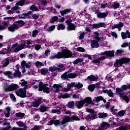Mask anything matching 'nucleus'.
Listing matches in <instances>:
<instances>
[{"mask_svg": "<svg viewBox=\"0 0 130 130\" xmlns=\"http://www.w3.org/2000/svg\"><path fill=\"white\" fill-rule=\"evenodd\" d=\"M35 65L36 67H37V68H40L41 67H43V63L39 61H37L35 63Z\"/></svg>", "mask_w": 130, "mask_h": 130, "instance_id": "nucleus-49", "label": "nucleus"}, {"mask_svg": "<svg viewBox=\"0 0 130 130\" xmlns=\"http://www.w3.org/2000/svg\"><path fill=\"white\" fill-rule=\"evenodd\" d=\"M72 71L69 70L66 72L61 76V78L63 80H68V79H75L78 77V74L76 73H71Z\"/></svg>", "mask_w": 130, "mask_h": 130, "instance_id": "nucleus-6", "label": "nucleus"}, {"mask_svg": "<svg viewBox=\"0 0 130 130\" xmlns=\"http://www.w3.org/2000/svg\"><path fill=\"white\" fill-rule=\"evenodd\" d=\"M105 23L104 22H100L99 23L93 24L92 25V28L94 29H98V28H101V27H105Z\"/></svg>", "mask_w": 130, "mask_h": 130, "instance_id": "nucleus-22", "label": "nucleus"}, {"mask_svg": "<svg viewBox=\"0 0 130 130\" xmlns=\"http://www.w3.org/2000/svg\"><path fill=\"white\" fill-rule=\"evenodd\" d=\"M85 33L84 32H81L80 34V36H79V39H83L84 38V36H85Z\"/></svg>", "mask_w": 130, "mask_h": 130, "instance_id": "nucleus-62", "label": "nucleus"}, {"mask_svg": "<svg viewBox=\"0 0 130 130\" xmlns=\"http://www.w3.org/2000/svg\"><path fill=\"white\" fill-rule=\"evenodd\" d=\"M95 100L96 102H100V101H103L104 103H106V100H105L102 96H97L94 98V99L93 100Z\"/></svg>", "mask_w": 130, "mask_h": 130, "instance_id": "nucleus-31", "label": "nucleus"}, {"mask_svg": "<svg viewBox=\"0 0 130 130\" xmlns=\"http://www.w3.org/2000/svg\"><path fill=\"white\" fill-rule=\"evenodd\" d=\"M69 30H76V26L74 25L73 23H71L68 25Z\"/></svg>", "mask_w": 130, "mask_h": 130, "instance_id": "nucleus-44", "label": "nucleus"}, {"mask_svg": "<svg viewBox=\"0 0 130 130\" xmlns=\"http://www.w3.org/2000/svg\"><path fill=\"white\" fill-rule=\"evenodd\" d=\"M26 44L27 45H30L31 44V41H25L22 42V44L19 45L18 44H14L12 45L11 49L10 47H7V51L6 52L7 53L10 52L11 51H14V52H18V51H20V50H22V49H24L25 48V46Z\"/></svg>", "mask_w": 130, "mask_h": 130, "instance_id": "nucleus-2", "label": "nucleus"}, {"mask_svg": "<svg viewBox=\"0 0 130 130\" xmlns=\"http://www.w3.org/2000/svg\"><path fill=\"white\" fill-rule=\"evenodd\" d=\"M122 27H123V23L120 22L118 24H114L112 27V29H116V28H117L118 31H120V30H121V28H122Z\"/></svg>", "mask_w": 130, "mask_h": 130, "instance_id": "nucleus-19", "label": "nucleus"}, {"mask_svg": "<svg viewBox=\"0 0 130 130\" xmlns=\"http://www.w3.org/2000/svg\"><path fill=\"white\" fill-rule=\"evenodd\" d=\"M109 126H110V125L108 123L103 122L101 123V127H100L99 130H105L107 129V128H108Z\"/></svg>", "mask_w": 130, "mask_h": 130, "instance_id": "nucleus-18", "label": "nucleus"}, {"mask_svg": "<svg viewBox=\"0 0 130 130\" xmlns=\"http://www.w3.org/2000/svg\"><path fill=\"white\" fill-rule=\"evenodd\" d=\"M95 55L98 57H99L100 55H101V56H102V55H106V56H108L109 57H112L114 56V51H106L103 53H101Z\"/></svg>", "mask_w": 130, "mask_h": 130, "instance_id": "nucleus-13", "label": "nucleus"}, {"mask_svg": "<svg viewBox=\"0 0 130 130\" xmlns=\"http://www.w3.org/2000/svg\"><path fill=\"white\" fill-rule=\"evenodd\" d=\"M67 106L69 108H74V107H75V102L72 101L68 103V104H67Z\"/></svg>", "mask_w": 130, "mask_h": 130, "instance_id": "nucleus-39", "label": "nucleus"}, {"mask_svg": "<svg viewBox=\"0 0 130 130\" xmlns=\"http://www.w3.org/2000/svg\"><path fill=\"white\" fill-rule=\"evenodd\" d=\"M125 112H126L125 110L120 111L118 112V114L119 116H121V117L123 116L124 115V114H125Z\"/></svg>", "mask_w": 130, "mask_h": 130, "instance_id": "nucleus-54", "label": "nucleus"}, {"mask_svg": "<svg viewBox=\"0 0 130 130\" xmlns=\"http://www.w3.org/2000/svg\"><path fill=\"white\" fill-rule=\"evenodd\" d=\"M49 71H50V72H55V71H57V67H50L49 68Z\"/></svg>", "mask_w": 130, "mask_h": 130, "instance_id": "nucleus-50", "label": "nucleus"}, {"mask_svg": "<svg viewBox=\"0 0 130 130\" xmlns=\"http://www.w3.org/2000/svg\"><path fill=\"white\" fill-rule=\"evenodd\" d=\"M95 89V85H90L88 86V90L90 91V92H93Z\"/></svg>", "mask_w": 130, "mask_h": 130, "instance_id": "nucleus-53", "label": "nucleus"}, {"mask_svg": "<svg viewBox=\"0 0 130 130\" xmlns=\"http://www.w3.org/2000/svg\"><path fill=\"white\" fill-rule=\"evenodd\" d=\"M96 15L98 18H99V19H103L104 18H106V17L108 16V12H106L105 13H101L99 12V13H98V14Z\"/></svg>", "mask_w": 130, "mask_h": 130, "instance_id": "nucleus-21", "label": "nucleus"}, {"mask_svg": "<svg viewBox=\"0 0 130 130\" xmlns=\"http://www.w3.org/2000/svg\"><path fill=\"white\" fill-rule=\"evenodd\" d=\"M30 10H31V11H35L36 12H37V11H38V8H37L35 6L33 5L31 6Z\"/></svg>", "mask_w": 130, "mask_h": 130, "instance_id": "nucleus-59", "label": "nucleus"}, {"mask_svg": "<svg viewBox=\"0 0 130 130\" xmlns=\"http://www.w3.org/2000/svg\"><path fill=\"white\" fill-rule=\"evenodd\" d=\"M6 111L5 112V115L7 117H9L10 116V111H11V108L10 107H8L6 108Z\"/></svg>", "mask_w": 130, "mask_h": 130, "instance_id": "nucleus-40", "label": "nucleus"}, {"mask_svg": "<svg viewBox=\"0 0 130 130\" xmlns=\"http://www.w3.org/2000/svg\"><path fill=\"white\" fill-rule=\"evenodd\" d=\"M39 33V31H38V30L35 29L32 31V37H34V38H35V37H36V36H37V35Z\"/></svg>", "mask_w": 130, "mask_h": 130, "instance_id": "nucleus-45", "label": "nucleus"}, {"mask_svg": "<svg viewBox=\"0 0 130 130\" xmlns=\"http://www.w3.org/2000/svg\"><path fill=\"white\" fill-rule=\"evenodd\" d=\"M53 87L55 89V93H59L60 89L62 88V86L59 84H55L53 85Z\"/></svg>", "mask_w": 130, "mask_h": 130, "instance_id": "nucleus-26", "label": "nucleus"}, {"mask_svg": "<svg viewBox=\"0 0 130 130\" xmlns=\"http://www.w3.org/2000/svg\"><path fill=\"white\" fill-rule=\"evenodd\" d=\"M75 88H77V89H81V88H83V84L80 82H75Z\"/></svg>", "mask_w": 130, "mask_h": 130, "instance_id": "nucleus-43", "label": "nucleus"}, {"mask_svg": "<svg viewBox=\"0 0 130 130\" xmlns=\"http://www.w3.org/2000/svg\"><path fill=\"white\" fill-rule=\"evenodd\" d=\"M39 18V15H37L35 14H32V19L34 20H37Z\"/></svg>", "mask_w": 130, "mask_h": 130, "instance_id": "nucleus-63", "label": "nucleus"}, {"mask_svg": "<svg viewBox=\"0 0 130 130\" xmlns=\"http://www.w3.org/2000/svg\"><path fill=\"white\" fill-rule=\"evenodd\" d=\"M60 110H56L55 109L51 110V113H57V114H60Z\"/></svg>", "mask_w": 130, "mask_h": 130, "instance_id": "nucleus-55", "label": "nucleus"}, {"mask_svg": "<svg viewBox=\"0 0 130 130\" xmlns=\"http://www.w3.org/2000/svg\"><path fill=\"white\" fill-rule=\"evenodd\" d=\"M3 24L4 26L0 25V30H5L6 28L8 27V22L4 21L3 22Z\"/></svg>", "mask_w": 130, "mask_h": 130, "instance_id": "nucleus-36", "label": "nucleus"}, {"mask_svg": "<svg viewBox=\"0 0 130 130\" xmlns=\"http://www.w3.org/2000/svg\"><path fill=\"white\" fill-rule=\"evenodd\" d=\"M39 84V91H43L45 93L48 94L49 93V88L46 87L45 84H43L42 82H39L37 81H34L31 82L32 85Z\"/></svg>", "mask_w": 130, "mask_h": 130, "instance_id": "nucleus-7", "label": "nucleus"}, {"mask_svg": "<svg viewBox=\"0 0 130 130\" xmlns=\"http://www.w3.org/2000/svg\"><path fill=\"white\" fill-rule=\"evenodd\" d=\"M69 97H70V94L68 93H66L64 94H61L58 97V98L59 99H60L61 98H62V99H66V98H69Z\"/></svg>", "mask_w": 130, "mask_h": 130, "instance_id": "nucleus-37", "label": "nucleus"}, {"mask_svg": "<svg viewBox=\"0 0 130 130\" xmlns=\"http://www.w3.org/2000/svg\"><path fill=\"white\" fill-rule=\"evenodd\" d=\"M10 98L13 100V101H16V97L15 96V95L13 93L10 94Z\"/></svg>", "mask_w": 130, "mask_h": 130, "instance_id": "nucleus-60", "label": "nucleus"}, {"mask_svg": "<svg viewBox=\"0 0 130 130\" xmlns=\"http://www.w3.org/2000/svg\"><path fill=\"white\" fill-rule=\"evenodd\" d=\"M39 73L43 76H45L47 74H48V70L45 68H43L39 71Z\"/></svg>", "mask_w": 130, "mask_h": 130, "instance_id": "nucleus-29", "label": "nucleus"}, {"mask_svg": "<svg viewBox=\"0 0 130 130\" xmlns=\"http://www.w3.org/2000/svg\"><path fill=\"white\" fill-rule=\"evenodd\" d=\"M93 35L95 40H92L91 41V46L92 48H98V47H99V44H98V42L100 41V37H99L100 35L97 31H94Z\"/></svg>", "mask_w": 130, "mask_h": 130, "instance_id": "nucleus-5", "label": "nucleus"}, {"mask_svg": "<svg viewBox=\"0 0 130 130\" xmlns=\"http://www.w3.org/2000/svg\"><path fill=\"white\" fill-rule=\"evenodd\" d=\"M86 112L90 113L87 117V119H88V120H91L95 119L96 118V114H95L94 110L86 108Z\"/></svg>", "mask_w": 130, "mask_h": 130, "instance_id": "nucleus-11", "label": "nucleus"}, {"mask_svg": "<svg viewBox=\"0 0 130 130\" xmlns=\"http://www.w3.org/2000/svg\"><path fill=\"white\" fill-rule=\"evenodd\" d=\"M21 77H22L21 72L19 70L15 71V72L13 74V78H21Z\"/></svg>", "mask_w": 130, "mask_h": 130, "instance_id": "nucleus-32", "label": "nucleus"}, {"mask_svg": "<svg viewBox=\"0 0 130 130\" xmlns=\"http://www.w3.org/2000/svg\"><path fill=\"white\" fill-rule=\"evenodd\" d=\"M48 109H49V108L45 106H42L40 108V111L41 112H45V111H47Z\"/></svg>", "mask_w": 130, "mask_h": 130, "instance_id": "nucleus-42", "label": "nucleus"}, {"mask_svg": "<svg viewBox=\"0 0 130 130\" xmlns=\"http://www.w3.org/2000/svg\"><path fill=\"white\" fill-rule=\"evenodd\" d=\"M5 76H7L9 79H14V75L13 73L10 71H7L3 72Z\"/></svg>", "mask_w": 130, "mask_h": 130, "instance_id": "nucleus-23", "label": "nucleus"}, {"mask_svg": "<svg viewBox=\"0 0 130 130\" xmlns=\"http://www.w3.org/2000/svg\"><path fill=\"white\" fill-rule=\"evenodd\" d=\"M85 103L91 104L94 105V103H92V99L91 98H86L83 100L77 101L75 102V106L78 109H81L85 105Z\"/></svg>", "mask_w": 130, "mask_h": 130, "instance_id": "nucleus-4", "label": "nucleus"}, {"mask_svg": "<svg viewBox=\"0 0 130 130\" xmlns=\"http://www.w3.org/2000/svg\"><path fill=\"white\" fill-rule=\"evenodd\" d=\"M25 24V22L23 21H19L17 23L12 24L11 26L8 27L9 31L11 32H15L16 30L19 29V28L22 27L23 25Z\"/></svg>", "mask_w": 130, "mask_h": 130, "instance_id": "nucleus-9", "label": "nucleus"}, {"mask_svg": "<svg viewBox=\"0 0 130 130\" xmlns=\"http://www.w3.org/2000/svg\"><path fill=\"white\" fill-rule=\"evenodd\" d=\"M43 102L42 98H39L37 101L32 102V106L34 107H38Z\"/></svg>", "mask_w": 130, "mask_h": 130, "instance_id": "nucleus-20", "label": "nucleus"}, {"mask_svg": "<svg viewBox=\"0 0 130 130\" xmlns=\"http://www.w3.org/2000/svg\"><path fill=\"white\" fill-rule=\"evenodd\" d=\"M79 120V118L76 116H73L71 118L69 116L64 117L63 120L60 122L59 120H52L50 122L48 123L49 125H52V124H54L56 126H58L59 125H62L63 124H66L67 122H70V121H72V120Z\"/></svg>", "mask_w": 130, "mask_h": 130, "instance_id": "nucleus-1", "label": "nucleus"}, {"mask_svg": "<svg viewBox=\"0 0 130 130\" xmlns=\"http://www.w3.org/2000/svg\"><path fill=\"white\" fill-rule=\"evenodd\" d=\"M87 79L89 81H97L98 78L95 77L94 75H90L87 77Z\"/></svg>", "mask_w": 130, "mask_h": 130, "instance_id": "nucleus-38", "label": "nucleus"}, {"mask_svg": "<svg viewBox=\"0 0 130 130\" xmlns=\"http://www.w3.org/2000/svg\"><path fill=\"white\" fill-rule=\"evenodd\" d=\"M82 61H84V59H82V58H79L76 59L74 62L73 63L74 64H78L79 62L81 63Z\"/></svg>", "mask_w": 130, "mask_h": 130, "instance_id": "nucleus-41", "label": "nucleus"}, {"mask_svg": "<svg viewBox=\"0 0 130 130\" xmlns=\"http://www.w3.org/2000/svg\"><path fill=\"white\" fill-rule=\"evenodd\" d=\"M15 116L20 118V119H23V118H24L25 117V114L21 112L16 113L15 114Z\"/></svg>", "mask_w": 130, "mask_h": 130, "instance_id": "nucleus-35", "label": "nucleus"}, {"mask_svg": "<svg viewBox=\"0 0 130 130\" xmlns=\"http://www.w3.org/2000/svg\"><path fill=\"white\" fill-rule=\"evenodd\" d=\"M17 88H19V86L17 84L12 83L11 85L4 86V90L5 92H12V91L16 90Z\"/></svg>", "mask_w": 130, "mask_h": 130, "instance_id": "nucleus-10", "label": "nucleus"}, {"mask_svg": "<svg viewBox=\"0 0 130 130\" xmlns=\"http://www.w3.org/2000/svg\"><path fill=\"white\" fill-rule=\"evenodd\" d=\"M54 29H55V25H52L48 28L47 31H53Z\"/></svg>", "mask_w": 130, "mask_h": 130, "instance_id": "nucleus-58", "label": "nucleus"}, {"mask_svg": "<svg viewBox=\"0 0 130 130\" xmlns=\"http://www.w3.org/2000/svg\"><path fill=\"white\" fill-rule=\"evenodd\" d=\"M66 28V25L63 24H59L58 25L57 29L58 30H63Z\"/></svg>", "mask_w": 130, "mask_h": 130, "instance_id": "nucleus-52", "label": "nucleus"}, {"mask_svg": "<svg viewBox=\"0 0 130 130\" xmlns=\"http://www.w3.org/2000/svg\"><path fill=\"white\" fill-rule=\"evenodd\" d=\"M26 90L27 89H26V87L20 88L19 90L16 91L15 93L17 96H19V97H21V98H25V97H26Z\"/></svg>", "mask_w": 130, "mask_h": 130, "instance_id": "nucleus-12", "label": "nucleus"}, {"mask_svg": "<svg viewBox=\"0 0 130 130\" xmlns=\"http://www.w3.org/2000/svg\"><path fill=\"white\" fill-rule=\"evenodd\" d=\"M103 93H107L108 94L109 97H113V92L111 91V89L110 90H103Z\"/></svg>", "mask_w": 130, "mask_h": 130, "instance_id": "nucleus-33", "label": "nucleus"}, {"mask_svg": "<svg viewBox=\"0 0 130 130\" xmlns=\"http://www.w3.org/2000/svg\"><path fill=\"white\" fill-rule=\"evenodd\" d=\"M24 4H25V0H22L17 2L16 4V6L12 8V11H17V10H19L20 7H19L18 6H20L22 7V6H24Z\"/></svg>", "mask_w": 130, "mask_h": 130, "instance_id": "nucleus-16", "label": "nucleus"}, {"mask_svg": "<svg viewBox=\"0 0 130 130\" xmlns=\"http://www.w3.org/2000/svg\"><path fill=\"white\" fill-rule=\"evenodd\" d=\"M9 64H10V58H6L2 61L0 69H4V68H7Z\"/></svg>", "mask_w": 130, "mask_h": 130, "instance_id": "nucleus-14", "label": "nucleus"}, {"mask_svg": "<svg viewBox=\"0 0 130 130\" xmlns=\"http://www.w3.org/2000/svg\"><path fill=\"white\" fill-rule=\"evenodd\" d=\"M16 124H17L19 127H22L20 128V130H27V128L28 127V126H27L26 125V123H24L23 121H17Z\"/></svg>", "mask_w": 130, "mask_h": 130, "instance_id": "nucleus-15", "label": "nucleus"}, {"mask_svg": "<svg viewBox=\"0 0 130 130\" xmlns=\"http://www.w3.org/2000/svg\"><path fill=\"white\" fill-rule=\"evenodd\" d=\"M73 54L72 52L66 50H63L62 52H59L57 54L53 55L50 57V59H55V58H68L69 57H72Z\"/></svg>", "mask_w": 130, "mask_h": 130, "instance_id": "nucleus-3", "label": "nucleus"}, {"mask_svg": "<svg viewBox=\"0 0 130 130\" xmlns=\"http://www.w3.org/2000/svg\"><path fill=\"white\" fill-rule=\"evenodd\" d=\"M64 66H63V64H60L57 65V71H58L59 72H62V71H64Z\"/></svg>", "mask_w": 130, "mask_h": 130, "instance_id": "nucleus-34", "label": "nucleus"}, {"mask_svg": "<svg viewBox=\"0 0 130 130\" xmlns=\"http://www.w3.org/2000/svg\"><path fill=\"white\" fill-rule=\"evenodd\" d=\"M106 59V56H102L100 57H99L98 58L94 59L92 61V62H94V63H100V61H101V60H104V59Z\"/></svg>", "mask_w": 130, "mask_h": 130, "instance_id": "nucleus-25", "label": "nucleus"}, {"mask_svg": "<svg viewBox=\"0 0 130 130\" xmlns=\"http://www.w3.org/2000/svg\"><path fill=\"white\" fill-rule=\"evenodd\" d=\"M130 61L128 58H121L119 59H117L114 64L115 68H120V67H122V64L124 63H128Z\"/></svg>", "mask_w": 130, "mask_h": 130, "instance_id": "nucleus-8", "label": "nucleus"}, {"mask_svg": "<svg viewBox=\"0 0 130 130\" xmlns=\"http://www.w3.org/2000/svg\"><path fill=\"white\" fill-rule=\"evenodd\" d=\"M58 20V17L56 16L52 17L50 19V22L51 23H54V22H56Z\"/></svg>", "mask_w": 130, "mask_h": 130, "instance_id": "nucleus-48", "label": "nucleus"}, {"mask_svg": "<svg viewBox=\"0 0 130 130\" xmlns=\"http://www.w3.org/2000/svg\"><path fill=\"white\" fill-rule=\"evenodd\" d=\"M41 128L40 126L35 125L33 128H31V130H39Z\"/></svg>", "mask_w": 130, "mask_h": 130, "instance_id": "nucleus-61", "label": "nucleus"}, {"mask_svg": "<svg viewBox=\"0 0 130 130\" xmlns=\"http://www.w3.org/2000/svg\"><path fill=\"white\" fill-rule=\"evenodd\" d=\"M71 12H72V9H67L60 11V13L62 16H63L64 15H68V14H69V13H71Z\"/></svg>", "mask_w": 130, "mask_h": 130, "instance_id": "nucleus-28", "label": "nucleus"}, {"mask_svg": "<svg viewBox=\"0 0 130 130\" xmlns=\"http://www.w3.org/2000/svg\"><path fill=\"white\" fill-rule=\"evenodd\" d=\"M76 50L79 52H85V49L82 47H78L76 48Z\"/></svg>", "mask_w": 130, "mask_h": 130, "instance_id": "nucleus-57", "label": "nucleus"}, {"mask_svg": "<svg viewBox=\"0 0 130 130\" xmlns=\"http://www.w3.org/2000/svg\"><path fill=\"white\" fill-rule=\"evenodd\" d=\"M31 14H32L31 11H29L27 13H22L19 18L20 19H26L27 18H29V15H31Z\"/></svg>", "mask_w": 130, "mask_h": 130, "instance_id": "nucleus-27", "label": "nucleus"}, {"mask_svg": "<svg viewBox=\"0 0 130 130\" xmlns=\"http://www.w3.org/2000/svg\"><path fill=\"white\" fill-rule=\"evenodd\" d=\"M73 87H75V82L71 83L70 84H68L67 85V87L63 88L61 89V91L63 92H69V91H71V89L73 88Z\"/></svg>", "mask_w": 130, "mask_h": 130, "instance_id": "nucleus-17", "label": "nucleus"}, {"mask_svg": "<svg viewBox=\"0 0 130 130\" xmlns=\"http://www.w3.org/2000/svg\"><path fill=\"white\" fill-rule=\"evenodd\" d=\"M98 115L99 118H104V117H107V114L100 113Z\"/></svg>", "mask_w": 130, "mask_h": 130, "instance_id": "nucleus-47", "label": "nucleus"}, {"mask_svg": "<svg viewBox=\"0 0 130 130\" xmlns=\"http://www.w3.org/2000/svg\"><path fill=\"white\" fill-rule=\"evenodd\" d=\"M116 130H126V127L124 126H120L119 128H117Z\"/></svg>", "mask_w": 130, "mask_h": 130, "instance_id": "nucleus-64", "label": "nucleus"}, {"mask_svg": "<svg viewBox=\"0 0 130 130\" xmlns=\"http://www.w3.org/2000/svg\"><path fill=\"white\" fill-rule=\"evenodd\" d=\"M121 37L122 39H126V38H127V30L126 32H121Z\"/></svg>", "mask_w": 130, "mask_h": 130, "instance_id": "nucleus-46", "label": "nucleus"}, {"mask_svg": "<svg viewBox=\"0 0 130 130\" xmlns=\"http://www.w3.org/2000/svg\"><path fill=\"white\" fill-rule=\"evenodd\" d=\"M112 6H113V8H114V9H119V3L114 2Z\"/></svg>", "mask_w": 130, "mask_h": 130, "instance_id": "nucleus-51", "label": "nucleus"}, {"mask_svg": "<svg viewBox=\"0 0 130 130\" xmlns=\"http://www.w3.org/2000/svg\"><path fill=\"white\" fill-rule=\"evenodd\" d=\"M91 11L92 12H94L96 14V15H98L99 12V9H96V8L92 7L91 8Z\"/></svg>", "mask_w": 130, "mask_h": 130, "instance_id": "nucleus-56", "label": "nucleus"}, {"mask_svg": "<svg viewBox=\"0 0 130 130\" xmlns=\"http://www.w3.org/2000/svg\"><path fill=\"white\" fill-rule=\"evenodd\" d=\"M20 84H21L22 87H24V88H26V89H27V88H28V82L25 81V80H21Z\"/></svg>", "mask_w": 130, "mask_h": 130, "instance_id": "nucleus-30", "label": "nucleus"}, {"mask_svg": "<svg viewBox=\"0 0 130 130\" xmlns=\"http://www.w3.org/2000/svg\"><path fill=\"white\" fill-rule=\"evenodd\" d=\"M21 66L22 68H26V69H30L31 68V62H26L25 60L21 62Z\"/></svg>", "mask_w": 130, "mask_h": 130, "instance_id": "nucleus-24", "label": "nucleus"}]
</instances>
